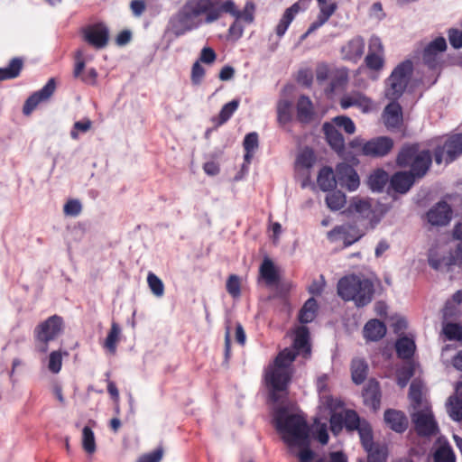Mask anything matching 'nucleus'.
Instances as JSON below:
<instances>
[{"instance_id": "nucleus-63", "label": "nucleus", "mask_w": 462, "mask_h": 462, "mask_svg": "<svg viewBox=\"0 0 462 462\" xmlns=\"http://www.w3.org/2000/svg\"><path fill=\"white\" fill-rule=\"evenodd\" d=\"M254 5L252 3H247L242 12L238 11V14H236V17L241 18L250 23L254 20Z\"/></svg>"}, {"instance_id": "nucleus-12", "label": "nucleus", "mask_w": 462, "mask_h": 462, "mask_svg": "<svg viewBox=\"0 0 462 462\" xmlns=\"http://www.w3.org/2000/svg\"><path fill=\"white\" fill-rule=\"evenodd\" d=\"M339 105L343 109L356 107L364 114H369L375 109V104L372 98L356 90L344 94L339 100Z\"/></svg>"}, {"instance_id": "nucleus-37", "label": "nucleus", "mask_w": 462, "mask_h": 462, "mask_svg": "<svg viewBox=\"0 0 462 462\" xmlns=\"http://www.w3.org/2000/svg\"><path fill=\"white\" fill-rule=\"evenodd\" d=\"M238 106L239 101L237 99H234L224 105L220 110L218 116L213 118V121L216 122V125L219 126L227 122L229 118L232 116V115L236 111Z\"/></svg>"}, {"instance_id": "nucleus-35", "label": "nucleus", "mask_w": 462, "mask_h": 462, "mask_svg": "<svg viewBox=\"0 0 462 462\" xmlns=\"http://www.w3.org/2000/svg\"><path fill=\"white\" fill-rule=\"evenodd\" d=\"M319 5V14L320 17L328 21V19L334 14L337 9V5L335 0H317ZM310 0H306L305 5L306 10L310 7Z\"/></svg>"}, {"instance_id": "nucleus-62", "label": "nucleus", "mask_w": 462, "mask_h": 462, "mask_svg": "<svg viewBox=\"0 0 462 462\" xmlns=\"http://www.w3.org/2000/svg\"><path fill=\"white\" fill-rule=\"evenodd\" d=\"M448 40L455 49L462 47V32L457 29H450L448 31Z\"/></svg>"}, {"instance_id": "nucleus-21", "label": "nucleus", "mask_w": 462, "mask_h": 462, "mask_svg": "<svg viewBox=\"0 0 462 462\" xmlns=\"http://www.w3.org/2000/svg\"><path fill=\"white\" fill-rule=\"evenodd\" d=\"M349 210L363 218L369 219L370 222L377 223L379 221V218L375 217L371 201L367 199H353L349 206Z\"/></svg>"}, {"instance_id": "nucleus-33", "label": "nucleus", "mask_w": 462, "mask_h": 462, "mask_svg": "<svg viewBox=\"0 0 462 462\" xmlns=\"http://www.w3.org/2000/svg\"><path fill=\"white\" fill-rule=\"evenodd\" d=\"M368 365L362 358H354L351 365L352 380L355 383H362L367 374Z\"/></svg>"}, {"instance_id": "nucleus-1", "label": "nucleus", "mask_w": 462, "mask_h": 462, "mask_svg": "<svg viewBox=\"0 0 462 462\" xmlns=\"http://www.w3.org/2000/svg\"><path fill=\"white\" fill-rule=\"evenodd\" d=\"M274 420L278 432L288 447L289 453L296 457L299 462H312L316 454L310 448V429L302 414L281 407L275 411ZM315 462L328 461L319 457Z\"/></svg>"}, {"instance_id": "nucleus-15", "label": "nucleus", "mask_w": 462, "mask_h": 462, "mask_svg": "<svg viewBox=\"0 0 462 462\" xmlns=\"http://www.w3.org/2000/svg\"><path fill=\"white\" fill-rule=\"evenodd\" d=\"M337 184L350 191L356 190L360 184L359 177L354 168L346 163L337 166Z\"/></svg>"}, {"instance_id": "nucleus-42", "label": "nucleus", "mask_w": 462, "mask_h": 462, "mask_svg": "<svg viewBox=\"0 0 462 462\" xmlns=\"http://www.w3.org/2000/svg\"><path fill=\"white\" fill-rule=\"evenodd\" d=\"M317 301L310 298L309 299L301 308L300 314H299V319L301 323H309L312 321L316 316L317 311Z\"/></svg>"}, {"instance_id": "nucleus-51", "label": "nucleus", "mask_w": 462, "mask_h": 462, "mask_svg": "<svg viewBox=\"0 0 462 462\" xmlns=\"http://www.w3.org/2000/svg\"><path fill=\"white\" fill-rule=\"evenodd\" d=\"M92 122L89 119H84L83 121L75 122L73 128L70 131V137L73 140L79 139V133L85 134L90 130Z\"/></svg>"}, {"instance_id": "nucleus-22", "label": "nucleus", "mask_w": 462, "mask_h": 462, "mask_svg": "<svg viewBox=\"0 0 462 462\" xmlns=\"http://www.w3.org/2000/svg\"><path fill=\"white\" fill-rule=\"evenodd\" d=\"M394 101L387 105L383 111V117L387 128H397L402 122V107Z\"/></svg>"}, {"instance_id": "nucleus-55", "label": "nucleus", "mask_w": 462, "mask_h": 462, "mask_svg": "<svg viewBox=\"0 0 462 462\" xmlns=\"http://www.w3.org/2000/svg\"><path fill=\"white\" fill-rule=\"evenodd\" d=\"M62 365V356L60 352L53 351L50 354L48 368L51 372L57 374L60 371Z\"/></svg>"}, {"instance_id": "nucleus-64", "label": "nucleus", "mask_w": 462, "mask_h": 462, "mask_svg": "<svg viewBox=\"0 0 462 462\" xmlns=\"http://www.w3.org/2000/svg\"><path fill=\"white\" fill-rule=\"evenodd\" d=\"M162 458V450L156 449L152 453L141 457L137 462H160Z\"/></svg>"}, {"instance_id": "nucleus-3", "label": "nucleus", "mask_w": 462, "mask_h": 462, "mask_svg": "<svg viewBox=\"0 0 462 462\" xmlns=\"http://www.w3.org/2000/svg\"><path fill=\"white\" fill-rule=\"evenodd\" d=\"M217 14L214 0H187L171 16L167 30L179 37L199 28L203 23L217 21Z\"/></svg>"}, {"instance_id": "nucleus-16", "label": "nucleus", "mask_w": 462, "mask_h": 462, "mask_svg": "<svg viewBox=\"0 0 462 462\" xmlns=\"http://www.w3.org/2000/svg\"><path fill=\"white\" fill-rule=\"evenodd\" d=\"M428 221L433 226H446L452 217V209L446 201H439L427 213Z\"/></svg>"}, {"instance_id": "nucleus-25", "label": "nucleus", "mask_w": 462, "mask_h": 462, "mask_svg": "<svg viewBox=\"0 0 462 462\" xmlns=\"http://www.w3.org/2000/svg\"><path fill=\"white\" fill-rule=\"evenodd\" d=\"M297 119L303 124L310 123L313 120L315 112L311 100L306 96H300L298 99Z\"/></svg>"}, {"instance_id": "nucleus-5", "label": "nucleus", "mask_w": 462, "mask_h": 462, "mask_svg": "<svg viewBox=\"0 0 462 462\" xmlns=\"http://www.w3.org/2000/svg\"><path fill=\"white\" fill-rule=\"evenodd\" d=\"M374 291L372 282L356 275L345 276L337 283L338 295L345 300H353L357 307L369 304Z\"/></svg>"}, {"instance_id": "nucleus-30", "label": "nucleus", "mask_w": 462, "mask_h": 462, "mask_svg": "<svg viewBox=\"0 0 462 462\" xmlns=\"http://www.w3.org/2000/svg\"><path fill=\"white\" fill-rule=\"evenodd\" d=\"M318 184L324 191L333 189L337 184V173L334 175L332 169L329 167L322 168L318 176Z\"/></svg>"}, {"instance_id": "nucleus-31", "label": "nucleus", "mask_w": 462, "mask_h": 462, "mask_svg": "<svg viewBox=\"0 0 462 462\" xmlns=\"http://www.w3.org/2000/svg\"><path fill=\"white\" fill-rule=\"evenodd\" d=\"M423 385L420 381H413L410 385L409 397L411 402L413 411L423 408L424 405H429L426 401L422 399Z\"/></svg>"}, {"instance_id": "nucleus-36", "label": "nucleus", "mask_w": 462, "mask_h": 462, "mask_svg": "<svg viewBox=\"0 0 462 462\" xmlns=\"http://www.w3.org/2000/svg\"><path fill=\"white\" fill-rule=\"evenodd\" d=\"M277 119L280 125H286L292 119V104L287 99H281L277 104Z\"/></svg>"}, {"instance_id": "nucleus-28", "label": "nucleus", "mask_w": 462, "mask_h": 462, "mask_svg": "<svg viewBox=\"0 0 462 462\" xmlns=\"http://www.w3.org/2000/svg\"><path fill=\"white\" fill-rule=\"evenodd\" d=\"M384 420L396 432H402L406 430V419L401 411L394 410L386 411L384 412Z\"/></svg>"}, {"instance_id": "nucleus-18", "label": "nucleus", "mask_w": 462, "mask_h": 462, "mask_svg": "<svg viewBox=\"0 0 462 462\" xmlns=\"http://www.w3.org/2000/svg\"><path fill=\"white\" fill-rule=\"evenodd\" d=\"M305 3L306 0H299L285 10L275 29L277 36H283L291 22L294 20L296 14L306 10Z\"/></svg>"}, {"instance_id": "nucleus-11", "label": "nucleus", "mask_w": 462, "mask_h": 462, "mask_svg": "<svg viewBox=\"0 0 462 462\" xmlns=\"http://www.w3.org/2000/svg\"><path fill=\"white\" fill-rule=\"evenodd\" d=\"M366 67L374 72H379L384 66V48L382 40L373 35L368 42V53L365 58Z\"/></svg>"}, {"instance_id": "nucleus-14", "label": "nucleus", "mask_w": 462, "mask_h": 462, "mask_svg": "<svg viewBox=\"0 0 462 462\" xmlns=\"http://www.w3.org/2000/svg\"><path fill=\"white\" fill-rule=\"evenodd\" d=\"M84 39L97 49L106 46L109 39V31L103 23H97L84 30Z\"/></svg>"}, {"instance_id": "nucleus-45", "label": "nucleus", "mask_w": 462, "mask_h": 462, "mask_svg": "<svg viewBox=\"0 0 462 462\" xmlns=\"http://www.w3.org/2000/svg\"><path fill=\"white\" fill-rule=\"evenodd\" d=\"M82 447L88 454L96 451L95 435L93 430L88 426H85L82 430Z\"/></svg>"}, {"instance_id": "nucleus-13", "label": "nucleus", "mask_w": 462, "mask_h": 462, "mask_svg": "<svg viewBox=\"0 0 462 462\" xmlns=\"http://www.w3.org/2000/svg\"><path fill=\"white\" fill-rule=\"evenodd\" d=\"M55 88L56 83L54 79H50L42 88L34 92L27 98L23 108V114L26 116L30 115L40 103L48 100L52 96Z\"/></svg>"}, {"instance_id": "nucleus-52", "label": "nucleus", "mask_w": 462, "mask_h": 462, "mask_svg": "<svg viewBox=\"0 0 462 462\" xmlns=\"http://www.w3.org/2000/svg\"><path fill=\"white\" fill-rule=\"evenodd\" d=\"M368 454L367 462H385V449L379 446H373L370 450H365Z\"/></svg>"}, {"instance_id": "nucleus-7", "label": "nucleus", "mask_w": 462, "mask_h": 462, "mask_svg": "<svg viewBox=\"0 0 462 462\" xmlns=\"http://www.w3.org/2000/svg\"><path fill=\"white\" fill-rule=\"evenodd\" d=\"M412 72V63L405 60L400 63L385 82V97L390 100L398 99L405 90Z\"/></svg>"}, {"instance_id": "nucleus-27", "label": "nucleus", "mask_w": 462, "mask_h": 462, "mask_svg": "<svg viewBox=\"0 0 462 462\" xmlns=\"http://www.w3.org/2000/svg\"><path fill=\"white\" fill-rule=\"evenodd\" d=\"M456 396L449 397L447 402V411L449 417L457 421L462 420V394L460 386H457Z\"/></svg>"}, {"instance_id": "nucleus-26", "label": "nucleus", "mask_w": 462, "mask_h": 462, "mask_svg": "<svg viewBox=\"0 0 462 462\" xmlns=\"http://www.w3.org/2000/svg\"><path fill=\"white\" fill-rule=\"evenodd\" d=\"M363 332L367 340L378 341L384 337L386 327L383 322L378 319H371L365 325Z\"/></svg>"}, {"instance_id": "nucleus-53", "label": "nucleus", "mask_w": 462, "mask_h": 462, "mask_svg": "<svg viewBox=\"0 0 462 462\" xmlns=\"http://www.w3.org/2000/svg\"><path fill=\"white\" fill-rule=\"evenodd\" d=\"M226 291L233 297L237 298L240 296V279L237 275H230L226 282Z\"/></svg>"}, {"instance_id": "nucleus-39", "label": "nucleus", "mask_w": 462, "mask_h": 462, "mask_svg": "<svg viewBox=\"0 0 462 462\" xmlns=\"http://www.w3.org/2000/svg\"><path fill=\"white\" fill-rule=\"evenodd\" d=\"M349 230L348 226H336L334 229L328 233V237L332 242L342 241L345 246L352 245L356 239H348L347 233Z\"/></svg>"}, {"instance_id": "nucleus-24", "label": "nucleus", "mask_w": 462, "mask_h": 462, "mask_svg": "<svg viewBox=\"0 0 462 462\" xmlns=\"http://www.w3.org/2000/svg\"><path fill=\"white\" fill-rule=\"evenodd\" d=\"M364 401L366 405L370 406L374 411L380 406L381 393L380 387L377 381L371 379L366 383L364 393Z\"/></svg>"}, {"instance_id": "nucleus-48", "label": "nucleus", "mask_w": 462, "mask_h": 462, "mask_svg": "<svg viewBox=\"0 0 462 462\" xmlns=\"http://www.w3.org/2000/svg\"><path fill=\"white\" fill-rule=\"evenodd\" d=\"M147 283L152 291V293L157 297L161 298L164 294V284L162 281L154 273H149L147 276Z\"/></svg>"}, {"instance_id": "nucleus-4", "label": "nucleus", "mask_w": 462, "mask_h": 462, "mask_svg": "<svg viewBox=\"0 0 462 462\" xmlns=\"http://www.w3.org/2000/svg\"><path fill=\"white\" fill-rule=\"evenodd\" d=\"M401 167H409L410 171H399L391 179L392 188L398 193H406L413 185L416 178L423 177L430 164L431 155L427 150H420L418 144L403 146L397 157Z\"/></svg>"}, {"instance_id": "nucleus-57", "label": "nucleus", "mask_w": 462, "mask_h": 462, "mask_svg": "<svg viewBox=\"0 0 462 462\" xmlns=\"http://www.w3.org/2000/svg\"><path fill=\"white\" fill-rule=\"evenodd\" d=\"M205 76V69L199 61H196L191 69V82L193 85H199Z\"/></svg>"}, {"instance_id": "nucleus-56", "label": "nucleus", "mask_w": 462, "mask_h": 462, "mask_svg": "<svg viewBox=\"0 0 462 462\" xmlns=\"http://www.w3.org/2000/svg\"><path fill=\"white\" fill-rule=\"evenodd\" d=\"M297 162L302 167L310 168L315 162L313 152L309 149L303 150L298 156Z\"/></svg>"}, {"instance_id": "nucleus-32", "label": "nucleus", "mask_w": 462, "mask_h": 462, "mask_svg": "<svg viewBox=\"0 0 462 462\" xmlns=\"http://www.w3.org/2000/svg\"><path fill=\"white\" fill-rule=\"evenodd\" d=\"M260 274L267 284H274L279 280L277 269L273 261L269 258H264L260 266Z\"/></svg>"}, {"instance_id": "nucleus-9", "label": "nucleus", "mask_w": 462, "mask_h": 462, "mask_svg": "<svg viewBox=\"0 0 462 462\" xmlns=\"http://www.w3.org/2000/svg\"><path fill=\"white\" fill-rule=\"evenodd\" d=\"M462 154V134H457L446 139L443 147L435 151V162L449 163Z\"/></svg>"}, {"instance_id": "nucleus-47", "label": "nucleus", "mask_w": 462, "mask_h": 462, "mask_svg": "<svg viewBox=\"0 0 462 462\" xmlns=\"http://www.w3.org/2000/svg\"><path fill=\"white\" fill-rule=\"evenodd\" d=\"M336 125V128L344 130L347 134H353L356 132V125L353 120L346 116H338L330 122Z\"/></svg>"}, {"instance_id": "nucleus-2", "label": "nucleus", "mask_w": 462, "mask_h": 462, "mask_svg": "<svg viewBox=\"0 0 462 462\" xmlns=\"http://www.w3.org/2000/svg\"><path fill=\"white\" fill-rule=\"evenodd\" d=\"M293 347L285 348L268 366L265 372V382L271 391V398L278 401V393L286 390L292 374L291 364L296 354L302 355L304 358L310 356L309 342V330L306 327H299L294 333Z\"/></svg>"}, {"instance_id": "nucleus-43", "label": "nucleus", "mask_w": 462, "mask_h": 462, "mask_svg": "<svg viewBox=\"0 0 462 462\" xmlns=\"http://www.w3.org/2000/svg\"><path fill=\"white\" fill-rule=\"evenodd\" d=\"M21 60L13 59L6 68H0V80L11 79L16 78L22 69Z\"/></svg>"}, {"instance_id": "nucleus-6", "label": "nucleus", "mask_w": 462, "mask_h": 462, "mask_svg": "<svg viewBox=\"0 0 462 462\" xmlns=\"http://www.w3.org/2000/svg\"><path fill=\"white\" fill-rule=\"evenodd\" d=\"M63 330V321L60 316L53 315L40 323L34 329L36 348L42 353L49 349V343L59 337Z\"/></svg>"}, {"instance_id": "nucleus-59", "label": "nucleus", "mask_w": 462, "mask_h": 462, "mask_svg": "<svg viewBox=\"0 0 462 462\" xmlns=\"http://www.w3.org/2000/svg\"><path fill=\"white\" fill-rule=\"evenodd\" d=\"M413 375V370L411 366L402 368L397 374V383L403 388L407 385L408 381Z\"/></svg>"}, {"instance_id": "nucleus-8", "label": "nucleus", "mask_w": 462, "mask_h": 462, "mask_svg": "<svg viewBox=\"0 0 462 462\" xmlns=\"http://www.w3.org/2000/svg\"><path fill=\"white\" fill-rule=\"evenodd\" d=\"M429 264L437 271H452L455 267L462 268V243L448 252L431 251Z\"/></svg>"}, {"instance_id": "nucleus-50", "label": "nucleus", "mask_w": 462, "mask_h": 462, "mask_svg": "<svg viewBox=\"0 0 462 462\" xmlns=\"http://www.w3.org/2000/svg\"><path fill=\"white\" fill-rule=\"evenodd\" d=\"M214 5L217 9V20L220 18L222 13H228L235 17L238 14V11L236 10L234 2L231 0H226L223 3H220L218 0H214Z\"/></svg>"}, {"instance_id": "nucleus-60", "label": "nucleus", "mask_w": 462, "mask_h": 462, "mask_svg": "<svg viewBox=\"0 0 462 462\" xmlns=\"http://www.w3.org/2000/svg\"><path fill=\"white\" fill-rule=\"evenodd\" d=\"M258 147V135L256 133H250L245 135L244 140V148L245 152H254Z\"/></svg>"}, {"instance_id": "nucleus-38", "label": "nucleus", "mask_w": 462, "mask_h": 462, "mask_svg": "<svg viewBox=\"0 0 462 462\" xmlns=\"http://www.w3.org/2000/svg\"><path fill=\"white\" fill-rule=\"evenodd\" d=\"M121 328L118 324L113 322L110 331L104 342V347L110 353L115 354L116 351V345L119 341Z\"/></svg>"}, {"instance_id": "nucleus-54", "label": "nucleus", "mask_w": 462, "mask_h": 462, "mask_svg": "<svg viewBox=\"0 0 462 462\" xmlns=\"http://www.w3.org/2000/svg\"><path fill=\"white\" fill-rule=\"evenodd\" d=\"M82 210V205L78 199H69L63 208V213L69 217H77Z\"/></svg>"}, {"instance_id": "nucleus-19", "label": "nucleus", "mask_w": 462, "mask_h": 462, "mask_svg": "<svg viewBox=\"0 0 462 462\" xmlns=\"http://www.w3.org/2000/svg\"><path fill=\"white\" fill-rule=\"evenodd\" d=\"M364 51V39L360 36H356L342 46L341 54L344 60L356 63L363 56Z\"/></svg>"}, {"instance_id": "nucleus-20", "label": "nucleus", "mask_w": 462, "mask_h": 462, "mask_svg": "<svg viewBox=\"0 0 462 462\" xmlns=\"http://www.w3.org/2000/svg\"><path fill=\"white\" fill-rule=\"evenodd\" d=\"M446 48L447 42L443 37L435 39L424 49L423 61L430 68H435L438 64L439 55L446 50Z\"/></svg>"}, {"instance_id": "nucleus-10", "label": "nucleus", "mask_w": 462, "mask_h": 462, "mask_svg": "<svg viewBox=\"0 0 462 462\" xmlns=\"http://www.w3.org/2000/svg\"><path fill=\"white\" fill-rule=\"evenodd\" d=\"M411 418L420 435L430 436L437 433V422L429 405H424L423 408L413 411Z\"/></svg>"}, {"instance_id": "nucleus-44", "label": "nucleus", "mask_w": 462, "mask_h": 462, "mask_svg": "<svg viewBox=\"0 0 462 462\" xmlns=\"http://www.w3.org/2000/svg\"><path fill=\"white\" fill-rule=\"evenodd\" d=\"M327 381L328 376L326 374L319 376L317 381V388L322 402L326 404L329 409H333L335 407L334 400L329 395H328Z\"/></svg>"}, {"instance_id": "nucleus-40", "label": "nucleus", "mask_w": 462, "mask_h": 462, "mask_svg": "<svg viewBox=\"0 0 462 462\" xmlns=\"http://www.w3.org/2000/svg\"><path fill=\"white\" fill-rule=\"evenodd\" d=\"M388 180L389 176L384 171L377 170L370 175L368 184L372 190L382 191Z\"/></svg>"}, {"instance_id": "nucleus-49", "label": "nucleus", "mask_w": 462, "mask_h": 462, "mask_svg": "<svg viewBox=\"0 0 462 462\" xmlns=\"http://www.w3.org/2000/svg\"><path fill=\"white\" fill-rule=\"evenodd\" d=\"M443 332L449 340L462 339V327L457 323H447L443 327Z\"/></svg>"}, {"instance_id": "nucleus-23", "label": "nucleus", "mask_w": 462, "mask_h": 462, "mask_svg": "<svg viewBox=\"0 0 462 462\" xmlns=\"http://www.w3.org/2000/svg\"><path fill=\"white\" fill-rule=\"evenodd\" d=\"M323 130L331 148L337 152H342L345 149V139L338 129L336 128V125L331 123H325L323 125Z\"/></svg>"}, {"instance_id": "nucleus-46", "label": "nucleus", "mask_w": 462, "mask_h": 462, "mask_svg": "<svg viewBox=\"0 0 462 462\" xmlns=\"http://www.w3.org/2000/svg\"><path fill=\"white\" fill-rule=\"evenodd\" d=\"M326 203L331 210H338L346 204V196L341 191H334L327 195Z\"/></svg>"}, {"instance_id": "nucleus-61", "label": "nucleus", "mask_w": 462, "mask_h": 462, "mask_svg": "<svg viewBox=\"0 0 462 462\" xmlns=\"http://www.w3.org/2000/svg\"><path fill=\"white\" fill-rule=\"evenodd\" d=\"M217 59L216 52L214 50L210 47H204L201 50L200 56H199V63L203 62L206 64H212Z\"/></svg>"}, {"instance_id": "nucleus-58", "label": "nucleus", "mask_w": 462, "mask_h": 462, "mask_svg": "<svg viewBox=\"0 0 462 462\" xmlns=\"http://www.w3.org/2000/svg\"><path fill=\"white\" fill-rule=\"evenodd\" d=\"M363 422L354 411H347L345 414V424L349 430H356Z\"/></svg>"}, {"instance_id": "nucleus-17", "label": "nucleus", "mask_w": 462, "mask_h": 462, "mask_svg": "<svg viewBox=\"0 0 462 462\" xmlns=\"http://www.w3.org/2000/svg\"><path fill=\"white\" fill-rule=\"evenodd\" d=\"M393 147V141L388 137H377L366 142L362 148L363 153L369 156H383Z\"/></svg>"}, {"instance_id": "nucleus-41", "label": "nucleus", "mask_w": 462, "mask_h": 462, "mask_svg": "<svg viewBox=\"0 0 462 462\" xmlns=\"http://www.w3.org/2000/svg\"><path fill=\"white\" fill-rule=\"evenodd\" d=\"M356 430L364 448L365 450H370L371 448L374 446L371 425L367 421L363 420Z\"/></svg>"}, {"instance_id": "nucleus-29", "label": "nucleus", "mask_w": 462, "mask_h": 462, "mask_svg": "<svg viewBox=\"0 0 462 462\" xmlns=\"http://www.w3.org/2000/svg\"><path fill=\"white\" fill-rule=\"evenodd\" d=\"M433 462H456V456L448 442H438L433 452Z\"/></svg>"}, {"instance_id": "nucleus-34", "label": "nucleus", "mask_w": 462, "mask_h": 462, "mask_svg": "<svg viewBox=\"0 0 462 462\" xmlns=\"http://www.w3.org/2000/svg\"><path fill=\"white\" fill-rule=\"evenodd\" d=\"M415 347L414 341L407 337L399 338L395 344L399 357L403 359L411 358L415 351Z\"/></svg>"}]
</instances>
